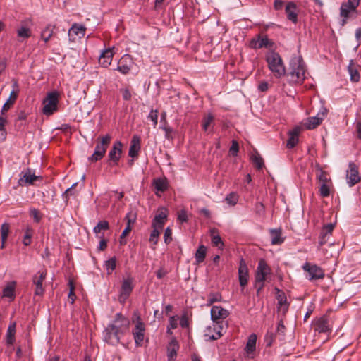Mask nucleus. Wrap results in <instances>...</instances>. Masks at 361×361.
<instances>
[{
  "instance_id": "f257e3e1",
  "label": "nucleus",
  "mask_w": 361,
  "mask_h": 361,
  "mask_svg": "<svg viewBox=\"0 0 361 361\" xmlns=\"http://www.w3.org/2000/svg\"><path fill=\"white\" fill-rule=\"evenodd\" d=\"M130 322L122 316L121 313L116 315L111 324H109L103 332L104 341L111 345H117L120 343L121 337L128 329Z\"/></svg>"
},
{
  "instance_id": "f03ea898",
  "label": "nucleus",
  "mask_w": 361,
  "mask_h": 361,
  "mask_svg": "<svg viewBox=\"0 0 361 361\" xmlns=\"http://www.w3.org/2000/svg\"><path fill=\"white\" fill-rule=\"evenodd\" d=\"M305 70L301 56H293L290 61L288 75L293 82L300 83L305 80Z\"/></svg>"
},
{
  "instance_id": "7ed1b4c3",
  "label": "nucleus",
  "mask_w": 361,
  "mask_h": 361,
  "mask_svg": "<svg viewBox=\"0 0 361 361\" xmlns=\"http://www.w3.org/2000/svg\"><path fill=\"white\" fill-rule=\"evenodd\" d=\"M266 61L269 69L274 75L280 78L286 74V68L280 55L274 51H270L266 55Z\"/></svg>"
},
{
  "instance_id": "20e7f679",
  "label": "nucleus",
  "mask_w": 361,
  "mask_h": 361,
  "mask_svg": "<svg viewBox=\"0 0 361 361\" xmlns=\"http://www.w3.org/2000/svg\"><path fill=\"white\" fill-rule=\"evenodd\" d=\"M111 140L110 135L107 134L104 136L100 137L98 139L95 150L90 159L92 161H97L100 160L106 153V149L109 147Z\"/></svg>"
},
{
  "instance_id": "39448f33",
  "label": "nucleus",
  "mask_w": 361,
  "mask_h": 361,
  "mask_svg": "<svg viewBox=\"0 0 361 361\" xmlns=\"http://www.w3.org/2000/svg\"><path fill=\"white\" fill-rule=\"evenodd\" d=\"M59 94L57 92H49L43 100L42 112L44 115L50 116L57 110Z\"/></svg>"
},
{
  "instance_id": "423d86ee",
  "label": "nucleus",
  "mask_w": 361,
  "mask_h": 361,
  "mask_svg": "<svg viewBox=\"0 0 361 361\" xmlns=\"http://www.w3.org/2000/svg\"><path fill=\"white\" fill-rule=\"evenodd\" d=\"M302 269L307 273V278L310 281L322 279L324 277V271L316 264L306 262Z\"/></svg>"
},
{
  "instance_id": "0eeeda50",
  "label": "nucleus",
  "mask_w": 361,
  "mask_h": 361,
  "mask_svg": "<svg viewBox=\"0 0 361 361\" xmlns=\"http://www.w3.org/2000/svg\"><path fill=\"white\" fill-rule=\"evenodd\" d=\"M40 176L35 175L30 169H27L20 173V178L18 180V185L20 186L26 185H33L36 180H41Z\"/></svg>"
},
{
  "instance_id": "6e6552de",
  "label": "nucleus",
  "mask_w": 361,
  "mask_h": 361,
  "mask_svg": "<svg viewBox=\"0 0 361 361\" xmlns=\"http://www.w3.org/2000/svg\"><path fill=\"white\" fill-rule=\"evenodd\" d=\"M133 279L130 276L123 279L119 295V300L121 302H125V300L130 295L133 288Z\"/></svg>"
},
{
  "instance_id": "1a4fd4ad",
  "label": "nucleus",
  "mask_w": 361,
  "mask_h": 361,
  "mask_svg": "<svg viewBox=\"0 0 361 361\" xmlns=\"http://www.w3.org/2000/svg\"><path fill=\"white\" fill-rule=\"evenodd\" d=\"M270 274V269L264 259H260L256 271L255 281L257 283L264 282L268 275Z\"/></svg>"
},
{
  "instance_id": "9d476101",
  "label": "nucleus",
  "mask_w": 361,
  "mask_h": 361,
  "mask_svg": "<svg viewBox=\"0 0 361 361\" xmlns=\"http://www.w3.org/2000/svg\"><path fill=\"white\" fill-rule=\"evenodd\" d=\"M145 331V328L144 323L141 321L140 317H137L136 324L133 330V334L136 345H142L144 340Z\"/></svg>"
},
{
  "instance_id": "9b49d317",
  "label": "nucleus",
  "mask_w": 361,
  "mask_h": 361,
  "mask_svg": "<svg viewBox=\"0 0 361 361\" xmlns=\"http://www.w3.org/2000/svg\"><path fill=\"white\" fill-rule=\"evenodd\" d=\"M229 315V312L221 306H213L211 309V319L216 324H220L222 319Z\"/></svg>"
},
{
  "instance_id": "f8f14e48",
  "label": "nucleus",
  "mask_w": 361,
  "mask_h": 361,
  "mask_svg": "<svg viewBox=\"0 0 361 361\" xmlns=\"http://www.w3.org/2000/svg\"><path fill=\"white\" fill-rule=\"evenodd\" d=\"M46 272L38 271L32 279L33 284L35 286V295L42 296L44 294V288L42 286L43 281L46 278Z\"/></svg>"
},
{
  "instance_id": "ddd939ff",
  "label": "nucleus",
  "mask_w": 361,
  "mask_h": 361,
  "mask_svg": "<svg viewBox=\"0 0 361 361\" xmlns=\"http://www.w3.org/2000/svg\"><path fill=\"white\" fill-rule=\"evenodd\" d=\"M326 114L327 110L326 109H323V110L319 112L316 116L308 118L304 124L305 128L310 130L315 128L322 123Z\"/></svg>"
},
{
  "instance_id": "4468645a",
  "label": "nucleus",
  "mask_w": 361,
  "mask_h": 361,
  "mask_svg": "<svg viewBox=\"0 0 361 361\" xmlns=\"http://www.w3.org/2000/svg\"><path fill=\"white\" fill-rule=\"evenodd\" d=\"M133 64V60L131 56L129 54H125L119 60L117 70L122 74H127L129 73Z\"/></svg>"
},
{
  "instance_id": "2eb2a0df",
  "label": "nucleus",
  "mask_w": 361,
  "mask_h": 361,
  "mask_svg": "<svg viewBox=\"0 0 361 361\" xmlns=\"http://www.w3.org/2000/svg\"><path fill=\"white\" fill-rule=\"evenodd\" d=\"M223 326L221 324H214L212 326H209L204 330V336L211 341L217 340L222 336L221 330Z\"/></svg>"
},
{
  "instance_id": "dca6fc26",
  "label": "nucleus",
  "mask_w": 361,
  "mask_h": 361,
  "mask_svg": "<svg viewBox=\"0 0 361 361\" xmlns=\"http://www.w3.org/2000/svg\"><path fill=\"white\" fill-rule=\"evenodd\" d=\"M122 147V143L120 141H116L109 153V161H112L114 164H117L120 159Z\"/></svg>"
},
{
  "instance_id": "f3484780",
  "label": "nucleus",
  "mask_w": 361,
  "mask_h": 361,
  "mask_svg": "<svg viewBox=\"0 0 361 361\" xmlns=\"http://www.w3.org/2000/svg\"><path fill=\"white\" fill-rule=\"evenodd\" d=\"M13 90L11 91L9 98L6 102V103L4 104L2 109H1V114H4L5 112H6L11 106L14 104L15 101L16 100L18 97V82L16 80H13Z\"/></svg>"
},
{
  "instance_id": "a211bd4d",
  "label": "nucleus",
  "mask_w": 361,
  "mask_h": 361,
  "mask_svg": "<svg viewBox=\"0 0 361 361\" xmlns=\"http://www.w3.org/2000/svg\"><path fill=\"white\" fill-rule=\"evenodd\" d=\"M167 209L162 208L158 211V213L154 216L152 221V227H157L158 228H163L165 222L167 219Z\"/></svg>"
},
{
  "instance_id": "6ab92c4d",
  "label": "nucleus",
  "mask_w": 361,
  "mask_h": 361,
  "mask_svg": "<svg viewBox=\"0 0 361 361\" xmlns=\"http://www.w3.org/2000/svg\"><path fill=\"white\" fill-rule=\"evenodd\" d=\"M86 31V27L82 25H79L77 23L73 24L70 30H68V36L71 41H75V38L74 36L78 37V38H82L85 36Z\"/></svg>"
},
{
  "instance_id": "aec40b11",
  "label": "nucleus",
  "mask_w": 361,
  "mask_h": 361,
  "mask_svg": "<svg viewBox=\"0 0 361 361\" xmlns=\"http://www.w3.org/2000/svg\"><path fill=\"white\" fill-rule=\"evenodd\" d=\"M346 178L350 186H353L360 180L357 169L354 164H350L349 170L347 171Z\"/></svg>"
},
{
  "instance_id": "412c9836",
  "label": "nucleus",
  "mask_w": 361,
  "mask_h": 361,
  "mask_svg": "<svg viewBox=\"0 0 361 361\" xmlns=\"http://www.w3.org/2000/svg\"><path fill=\"white\" fill-rule=\"evenodd\" d=\"M334 226L335 225L334 224H329L323 226L319 235V245H323L328 241L331 235Z\"/></svg>"
},
{
  "instance_id": "4be33fe9",
  "label": "nucleus",
  "mask_w": 361,
  "mask_h": 361,
  "mask_svg": "<svg viewBox=\"0 0 361 361\" xmlns=\"http://www.w3.org/2000/svg\"><path fill=\"white\" fill-rule=\"evenodd\" d=\"M250 44L251 47L255 49L269 48L273 44L267 36H259L257 39H252Z\"/></svg>"
},
{
  "instance_id": "5701e85b",
  "label": "nucleus",
  "mask_w": 361,
  "mask_h": 361,
  "mask_svg": "<svg viewBox=\"0 0 361 361\" xmlns=\"http://www.w3.org/2000/svg\"><path fill=\"white\" fill-rule=\"evenodd\" d=\"M114 53L112 49L109 48L103 51L99 56V63L103 67L109 66L112 61Z\"/></svg>"
},
{
  "instance_id": "b1692460",
  "label": "nucleus",
  "mask_w": 361,
  "mask_h": 361,
  "mask_svg": "<svg viewBox=\"0 0 361 361\" xmlns=\"http://www.w3.org/2000/svg\"><path fill=\"white\" fill-rule=\"evenodd\" d=\"M238 274L240 285L243 287L247 283L248 270L245 262L243 259L240 262Z\"/></svg>"
},
{
  "instance_id": "393cba45",
  "label": "nucleus",
  "mask_w": 361,
  "mask_h": 361,
  "mask_svg": "<svg viewBox=\"0 0 361 361\" xmlns=\"http://www.w3.org/2000/svg\"><path fill=\"white\" fill-rule=\"evenodd\" d=\"M301 128L300 127H295L288 133V140L287 141V147L293 148L298 142V135L300 133Z\"/></svg>"
},
{
  "instance_id": "a878e982",
  "label": "nucleus",
  "mask_w": 361,
  "mask_h": 361,
  "mask_svg": "<svg viewBox=\"0 0 361 361\" xmlns=\"http://www.w3.org/2000/svg\"><path fill=\"white\" fill-rule=\"evenodd\" d=\"M140 149V138L138 135H134L130 142L128 154L131 157H136Z\"/></svg>"
},
{
  "instance_id": "bb28decb",
  "label": "nucleus",
  "mask_w": 361,
  "mask_h": 361,
  "mask_svg": "<svg viewBox=\"0 0 361 361\" xmlns=\"http://www.w3.org/2000/svg\"><path fill=\"white\" fill-rule=\"evenodd\" d=\"M315 331L319 333H326L331 331L328 319L326 317L319 318L314 324Z\"/></svg>"
},
{
  "instance_id": "cd10ccee",
  "label": "nucleus",
  "mask_w": 361,
  "mask_h": 361,
  "mask_svg": "<svg viewBox=\"0 0 361 361\" xmlns=\"http://www.w3.org/2000/svg\"><path fill=\"white\" fill-rule=\"evenodd\" d=\"M295 11L296 6L294 3L289 2L287 4L286 6V13L288 19L293 23H296L298 20V16Z\"/></svg>"
},
{
  "instance_id": "c85d7f7f",
  "label": "nucleus",
  "mask_w": 361,
  "mask_h": 361,
  "mask_svg": "<svg viewBox=\"0 0 361 361\" xmlns=\"http://www.w3.org/2000/svg\"><path fill=\"white\" fill-rule=\"evenodd\" d=\"M276 290L277 291L276 299L278 301L279 308L282 309L285 312L288 309L286 296L283 292L281 291L277 288H276Z\"/></svg>"
},
{
  "instance_id": "c756f323",
  "label": "nucleus",
  "mask_w": 361,
  "mask_h": 361,
  "mask_svg": "<svg viewBox=\"0 0 361 361\" xmlns=\"http://www.w3.org/2000/svg\"><path fill=\"white\" fill-rule=\"evenodd\" d=\"M179 348L178 344L176 339H173L168 346L169 361H171L177 355V351Z\"/></svg>"
},
{
  "instance_id": "7c9ffc66",
  "label": "nucleus",
  "mask_w": 361,
  "mask_h": 361,
  "mask_svg": "<svg viewBox=\"0 0 361 361\" xmlns=\"http://www.w3.org/2000/svg\"><path fill=\"white\" fill-rule=\"evenodd\" d=\"M15 334H16V323H11L7 329L6 332V344L12 345L15 341Z\"/></svg>"
},
{
  "instance_id": "2f4dec72",
  "label": "nucleus",
  "mask_w": 361,
  "mask_h": 361,
  "mask_svg": "<svg viewBox=\"0 0 361 361\" xmlns=\"http://www.w3.org/2000/svg\"><path fill=\"white\" fill-rule=\"evenodd\" d=\"M54 29L55 26L49 24L42 30L41 32V37L45 42H47L53 36Z\"/></svg>"
},
{
  "instance_id": "473e14b6",
  "label": "nucleus",
  "mask_w": 361,
  "mask_h": 361,
  "mask_svg": "<svg viewBox=\"0 0 361 361\" xmlns=\"http://www.w3.org/2000/svg\"><path fill=\"white\" fill-rule=\"evenodd\" d=\"M207 253V247L202 245H200L197 250L195 255L196 264H200L204 262Z\"/></svg>"
},
{
  "instance_id": "72a5a7b5",
  "label": "nucleus",
  "mask_w": 361,
  "mask_h": 361,
  "mask_svg": "<svg viewBox=\"0 0 361 361\" xmlns=\"http://www.w3.org/2000/svg\"><path fill=\"white\" fill-rule=\"evenodd\" d=\"M270 234L272 245H279L283 242V238L281 237V232L280 229H271L270 231Z\"/></svg>"
},
{
  "instance_id": "f704fd0d",
  "label": "nucleus",
  "mask_w": 361,
  "mask_h": 361,
  "mask_svg": "<svg viewBox=\"0 0 361 361\" xmlns=\"http://www.w3.org/2000/svg\"><path fill=\"white\" fill-rule=\"evenodd\" d=\"M212 236V243L213 245L218 247L219 248H223L224 243L221 240V237L218 234L216 229L213 228L210 231Z\"/></svg>"
},
{
  "instance_id": "c9c22d12",
  "label": "nucleus",
  "mask_w": 361,
  "mask_h": 361,
  "mask_svg": "<svg viewBox=\"0 0 361 361\" xmlns=\"http://www.w3.org/2000/svg\"><path fill=\"white\" fill-rule=\"evenodd\" d=\"M257 336L255 334H251L246 344L245 350L247 353H251L255 350Z\"/></svg>"
},
{
  "instance_id": "e433bc0d",
  "label": "nucleus",
  "mask_w": 361,
  "mask_h": 361,
  "mask_svg": "<svg viewBox=\"0 0 361 361\" xmlns=\"http://www.w3.org/2000/svg\"><path fill=\"white\" fill-rule=\"evenodd\" d=\"M16 288V282L11 281L3 290V295L7 298H13Z\"/></svg>"
},
{
  "instance_id": "4c0bfd02",
  "label": "nucleus",
  "mask_w": 361,
  "mask_h": 361,
  "mask_svg": "<svg viewBox=\"0 0 361 361\" xmlns=\"http://www.w3.org/2000/svg\"><path fill=\"white\" fill-rule=\"evenodd\" d=\"M355 11L354 10H351L350 7L348 6V5H345L344 4H341V8H340V15L341 17H343V25H344L347 19L349 18V14Z\"/></svg>"
},
{
  "instance_id": "58836bf2",
  "label": "nucleus",
  "mask_w": 361,
  "mask_h": 361,
  "mask_svg": "<svg viewBox=\"0 0 361 361\" xmlns=\"http://www.w3.org/2000/svg\"><path fill=\"white\" fill-rule=\"evenodd\" d=\"M251 160H252V164L255 165V166L257 169L260 170L263 168V166H264L263 159L261 157L259 154H258L257 152H256L255 154H253L251 157Z\"/></svg>"
},
{
  "instance_id": "ea45409f",
  "label": "nucleus",
  "mask_w": 361,
  "mask_h": 361,
  "mask_svg": "<svg viewBox=\"0 0 361 361\" xmlns=\"http://www.w3.org/2000/svg\"><path fill=\"white\" fill-rule=\"evenodd\" d=\"M317 178L321 184L330 183V178H329L328 173L326 171H323L322 169H318Z\"/></svg>"
},
{
  "instance_id": "a19ab883",
  "label": "nucleus",
  "mask_w": 361,
  "mask_h": 361,
  "mask_svg": "<svg viewBox=\"0 0 361 361\" xmlns=\"http://www.w3.org/2000/svg\"><path fill=\"white\" fill-rule=\"evenodd\" d=\"M10 226L8 223H4L1 226V241H6L9 234Z\"/></svg>"
},
{
  "instance_id": "79ce46f5",
  "label": "nucleus",
  "mask_w": 361,
  "mask_h": 361,
  "mask_svg": "<svg viewBox=\"0 0 361 361\" xmlns=\"http://www.w3.org/2000/svg\"><path fill=\"white\" fill-rule=\"evenodd\" d=\"M153 230L150 234L149 241L152 243L154 245H156L158 242L159 236L161 231L163 228H158L157 227H152Z\"/></svg>"
},
{
  "instance_id": "37998d69",
  "label": "nucleus",
  "mask_w": 361,
  "mask_h": 361,
  "mask_svg": "<svg viewBox=\"0 0 361 361\" xmlns=\"http://www.w3.org/2000/svg\"><path fill=\"white\" fill-rule=\"evenodd\" d=\"M154 185L155 188L157 190L161 191V192L165 191L167 188L166 181L161 178H158V179L154 180Z\"/></svg>"
},
{
  "instance_id": "c03bdc74",
  "label": "nucleus",
  "mask_w": 361,
  "mask_h": 361,
  "mask_svg": "<svg viewBox=\"0 0 361 361\" xmlns=\"http://www.w3.org/2000/svg\"><path fill=\"white\" fill-rule=\"evenodd\" d=\"M116 259L115 257H111L109 260L106 261V267L107 269V274H111V272L116 269Z\"/></svg>"
},
{
  "instance_id": "a18cd8bd",
  "label": "nucleus",
  "mask_w": 361,
  "mask_h": 361,
  "mask_svg": "<svg viewBox=\"0 0 361 361\" xmlns=\"http://www.w3.org/2000/svg\"><path fill=\"white\" fill-rule=\"evenodd\" d=\"M352 64H353V61H351V63H350V66H348V71L350 75V79L353 82H358L360 80V74L356 69H355L352 67Z\"/></svg>"
},
{
  "instance_id": "49530a36",
  "label": "nucleus",
  "mask_w": 361,
  "mask_h": 361,
  "mask_svg": "<svg viewBox=\"0 0 361 361\" xmlns=\"http://www.w3.org/2000/svg\"><path fill=\"white\" fill-rule=\"evenodd\" d=\"M214 121V116L211 114H208L207 116H205L202 121V128L204 130H207L209 127L211 126V124Z\"/></svg>"
},
{
  "instance_id": "de8ad7c7",
  "label": "nucleus",
  "mask_w": 361,
  "mask_h": 361,
  "mask_svg": "<svg viewBox=\"0 0 361 361\" xmlns=\"http://www.w3.org/2000/svg\"><path fill=\"white\" fill-rule=\"evenodd\" d=\"M126 218L128 219V224H127L126 228L123 230V231L122 232V233H121V235L120 236V243H121V244L126 243L125 241H123V239L126 236H127L128 235V233L131 231V227H130L131 220L128 218V214H127Z\"/></svg>"
},
{
  "instance_id": "09e8293b",
  "label": "nucleus",
  "mask_w": 361,
  "mask_h": 361,
  "mask_svg": "<svg viewBox=\"0 0 361 361\" xmlns=\"http://www.w3.org/2000/svg\"><path fill=\"white\" fill-rule=\"evenodd\" d=\"M18 36L21 38H28L31 35V30L26 27H21L17 31Z\"/></svg>"
},
{
  "instance_id": "8fccbe9b",
  "label": "nucleus",
  "mask_w": 361,
  "mask_h": 361,
  "mask_svg": "<svg viewBox=\"0 0 361 361\" xmlns=\"http://www.w3.org/2000/svg\"><path fill=\"white\" fill-rule=\"evenodd\" d=\"M109 229V223L106 221H99L97 225L94 228V232L99 233L102 230Z\"/></svg>"
},
{
  "instance_id": "3c124183",
  "label": "nucleus",
  "mask_w": 361,
  "mask_h": 361,
  "mask_svg": "<svg viewBox=\"0 0 361 361\" xmlns=\"http://www.w3.org/2000/svg\"><path fill=\"white\" fill-rule=\"evenodd\" d=\"M319 192L322 197H328L330 194L329 183H322L319 188Z\"/></svg>"
},
{
  "instance_id": "603ef678",
  "label": "nucleus",
  "mask_w": 361,
  "mask_h": 361,
  "mask_svg": "<svg viewBox=\"0 0 361 361\" xmlns=\"http://www.w3.org/2000/svg\"><path fill=\"white\" fill-rule=\"evenodd\" d=\"M238 200V197L236 193L231 192L226 197V201L228 204L234 206L236 204Z\"/></svg>"
},
{
  "instance_id": "864d4df0",
  "label": "nucleus",
  "mask_w": 361,
  "mask_h": 361,
  "mask_svg": "<svg viewBox=\"0 0 361 361\" xmlns=\"http://www.w3.org/2000/svg\"><path fill=\"white\" fill-rule=\"evenodd\" d=\"M32 235V230L30 228H27L25 231V235L24 236V239L23 240V243L27 246L31 243V238Z\"/></svg>"
},
{
  "instance_id": "5fc2aeb1",
  "label": "nucleus",
  "mask_w": 361,
  "mask_h": 361,
  "mask_svg": "<svg viewBox=\"0 0 361 361\" xmlns=\"http://www.w3.org/2000/svg\"><path fill=\"white\" fill-rule=\"evenodd\" d=\"M68 286L70 288V292L68 295V300L71 302V304H73L75 300V295L74 293L75 286L73 282L72 281H70L68 282Z\"/></svg>"
},
{
  "instance_id": "6e6d98bb",
  "label": "nucleus",
  "mask_w": 361,
  "mask_h": 361,
  "mask_svg": "<svg viewBox=\"0 0 361 361\" xmlns=\"http://www.w3.org/2000/svg\"><path fill=\"white\" fill-rule=\"evenodd\" d=\"M255 213L259 216H263L265 214V207L261 202H257L255 206Z\"/></svg>"
},
{
  "instance_id": "4d7b16f0",
  "label": "nucleus",
  "mask_w": 361,
  "mask_h": 361,
  "mask_svg": "<svg viewBox=\"0 0 361 361\" xmlns=\"http://www.w3.org/2000/svg\"><path fill=\"white\" fill-rule=\"evenodd\" d=\"M164 242L166 244H169L172 240V231L168 227L164 231Z\"/></svg>"
},
{
  "instance_id": "13d9d810",
  "label": "nucleus",
  "mask_w": 361,
  "mask_h": 361,
  "mask_svg": "<svg viewBox=\"0 0 361 361\" xmlns=\"http://www.w3.org/2000/svg\"><path fill=\"white\" fill-rule=\"evenodd\" d=\"M148 118H149L153 122L154 126H156L158 123V111L152 110L148 115Z\"/></svg>"
},
{
  "instance_id": "bf43d9fd",
  "label": "nucleus",
  "mask_w": 361,
  "mask_h": 361,
  "mask_svg": "<svg viewBox=\"0 0 361 361\" xmlns=\"http://www.w3.org/2000/svg\"><path fill=\"white\" fill-rule=\"evenodd\" d=\"M221 299V295L219 293H212L209 295V299H208V305H211L215 302L220 301Z\"/></svg>"
},
{
  "instance_id": "052dcab7",
  "label": "nucleus",
  "mask_w": 361,
  "mask_h": 361,
  "mask_svg": "<svg viewBox=\"0 0 361 361\" xmlns=\"http://www.w3.org/2000/svg\"><path fill=\"white\" fill-rule=\"evenodd\" d=\"M343 4L350 7L351 10L355 11L360 4V0H348L347 2Z\"/></svg>"
},
{
  "instance_id": "680f3d73",
  "label": "nucleus",
  "mask_w": 361,
  "mask_h": 361,
  "mask_svg": "<svg viewBox=\"0 0 361 361\" xmlns=\"http://www.w3.org/2000/svg\"><path fill=\"white\" fill-rule=\"evenodd\" d=\"M30 214L36 222H39L41 219L39 212L36 209H32L30 211Z\"/></svg>"
},
{
  "instance_id": "e2e57ef3",
  "label": "nucleus",
  "mask_w": 361,
  "mask_h": 361,
  "mask_svg": "<svg viewBox=\"0 0 361 361\" xmlns=\"http://www.w3.org/2000/svg\"><path fill=\"white\" fill-rule=\"evenodd\" d=\"M239 150V145L237 141L233 140L230 152L233 155H235Z\"/></svg>"
},
{
  "instance_id": "0e129e2a",
  "label": "nucleus",
  "mask_w": 361,
  "mask_h": 361,
  "mask_svg": "<svg viewBox=\"0 0 361 361\" xmlns=\"http://www.w3.org/2000/svg\"><path fill=\"white\" fill-rule=\"evenodd\" d=\"M161 128L164 130L165 132V137L166 139H171V133L173 132V130L171 128L169 127L166 124L164 125Z\"/></svg>"
},
{
  "instance_id": "69168bd1",
  "label": "nucleus",
  "mask_w": 361,
  "mask_h": 361,
  "mask_svg": "<svg viewBox=\"0 0 361 361\" xmlns=\"http://www.w3.org/2000/svg\"><path fill=\"white\" fill-rule=\"evenodd\" d=\"M178 219L181 222H186L188 221L187 213L185 210H181L178 213Z\"/></svg>"
},
{
  "instance_id": "338daca9",
  "label": "nucleus",
  "mask_w": 361,
  "mask_h": 361,
  "mask_svg": "<svg viewBox=\"0 0 361 361\" xmlns=\"http://www.w3.org/2000/svg\"><path fill=\"white\" fill-rule=\"evenodd\" d=\"M178 319L173 316V317H171L170 319H169V326L171 327V329H176L178 326Z\"/></svg>"
},
{
  "instance_id": "774afa93",
  "label": "nucleus",
  "mask_w": 361,
  "mask_h": 361,
  "mask_svg": "<svg viewBox=\"0 0 361 361\" xmlns=\"http://www.w3.org/2000/svg\"><path fill=\"white\" fill-rule=\"evenodd\" d=\"M123 99L128 101L131 99V93L128 89L121 90Z\"/></svg>"
}]
</instances>
